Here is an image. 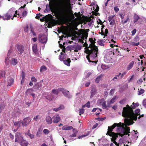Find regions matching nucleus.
Masks as SVG:
<instances>
[{"label":"nucleus","instance_id":"nucleus-1","mask_svg":"<svg viewBox=\"0 0 146 146\" xmlns=\"http://www.w3.org/2000/svg\"><path fill=\"white\" fill-rule=\"evenodd\" d=\"M124 125V124L121 122L115 123L111 126L108 127L106 134L112 137L117 135L121 137L127 135L130 133V128L128 127H125Z\"/></svg>","mask_w":146,"mask_h":146},{"label":"nucleus","instance_id":"nucleus-2","mask_svg":"<svg viewBox=\"0 0 146 146\" xmlns=\"http://www.w3.org/2000/svg\"><path fill=\"white\" fill-rule=\"evenodd\" d=\"M58 14L62 20L66 21L70 19V11L66 4H60L58 8Z\"/></svg>","mask_w":146,"mask_h":146},{"label":"nucleus","instance_id":"nucleus-3","mask_svg":"<svg viewBox=\"0 0 146 146\" xmlns=\"http://www.w3.org/2000/svg\"><path fill=\"white\" fill-rule=\"evenodd\" d=\"M94 47L90 48V50L87 49L85 51V52L88 54L86 56V58L90 62H93L92 60H90V58L92 60H94L97 57V54L98 53V49L96 45H94Z\"/></svg>","mask_w":146,"mask_h":146},{"label":"nucleus","instance_id":"nucleus-4","mask_svg":"<svg viewBox=\"0 0 146 146\" xmlns=\"http://www.w3.org/2000/svg\"><path fill=\"white\" fill-rule=\"evenodd\" d=\"M131 116H126L125 117L126 118L124 119V122L126 125H131L134 123L133 121V120H136L137 119V115H135V114L133 112H133H131Z\"/></svg>","mask_w":146,"mask_h":146},{"label":"nucleus","instance_id":"nucleus-5","mask_svg":"<svg viewBox=\"0 0 146 146\" xmlns=\"http://www.w3.org/2000/svg\"><path fill=\"white\" fill-rule=\"evenodd\" d=\"M133 111L129 105H127L126 107L123 108L122 115L124 117L126 116H131V112H133Z\"/></svg>","mask_w":146,"mask_h":146},{"label":"nucleus","instance_id":"nucleus-6","mask_svg":"<svg viewBox=\"0 0 146 146\" xmlns=\"http://www.w3.org/2000/svg\"><path fill=\"white\" fill-rule=\"evenodd\" d=\"M17 11L15 10V8H12L9 10L7 13H9V15H10L11 17L13 16V17H14L17 16ZM17 15L20 18H22V17H20V15L19 14H18Z\"/></svg>","mask_w":146,"mask_h":146},{"label":"nucleus","instance_id":"nucleus-7","mask_svg":"<svg viewBox=\"0 0 146 146\" xmlns=\"http://www.w3.org/2000/svg\"><path fill=\"white\" fill-rule=\"evenodd\" d=\"M23 138L21 134L19 132L17 133L15 135V142L18 143L23 140Z\"/></svg>","mask_w":146,"mask_h":146},{"label":"nucleus","instance_id":"nucleus-8","mask_svg":"<svg viewBox=\"0 0 146 146\" xmlns=\"http://www.w3.org/2000/svg\"><path fill=\"white\" fill-rule=\"evenodd\" d=\"M31 119L29 117L25 118L22 122V126H26L28 125L31 121Z\"/></svg>","mask_w":146,"mask_h":146},{"label":"nucleus","instance_id":"nucleus-9","mask_svg":"<svg viewBox=\"0 0 146 146\" xmlns=\"http://www.w3.org/2000/svg\"><path fill=\"white\" fill-rule=\"evenodd\" d=\"M38 38L41 43H44L46 42L47 39L45 36L43 34H40L38 35Z\"/></svg>","mask_w":146,"mask_h":146},{"label":"nucleus","instance_id":"nucleus-10","mask_svg":"<svg viewBox=\"0 0 146 146\" xmlns=\"http://www.w3.org/2000/svg\"><path fill=\"white\" fill-rule=\"evenodd\" d=\"M98 103L99 104L102 105L103 109H107V107H108V105L107 106L106 102L104 101V100L103 98H102L99 100L98 102Z\"/></svg>","mask_w":146,"mask_h":146},{"label":"nucleus","instance_id":"nucleus-11","mask_svg":"<svg viewBox=\"0 0 146 146\" xmlns=\"http://www.w3.org/2000/svg\"><path fill=\"white\" fill-rule=\"evenodd\" d=\"M53 122L56 123L58 122L60 120V118L59 115L57 114L52 117Z\"/></svg>","mask_w":146,"mask_h":146},{"label":"nucleus","instance_id":"nucleus-12","mask_svg":"<svg viewBox=\"0 0 146 146\" xmlns=\"http://www.w3.org/2000/svg\"><path fill=\"white\" fill-rule=\"evenodd\" d=\"M139 38L138 36H136L134 38L133 41L135 42H137L135 43L133 42H130L131 44L133 46H138L139 44Z\"/></svg>","mask_w":146,"mask_h":146},{"label":"nucleus","instance_id":"nucleus-13","mask_svg":"<svg viewBox=\"0 0 146 146\" xmlns=\"http://www.w3.org/2000/svg\"><path fill=\"white\" fill-rule=\"evenodd\" d=\"M59 90L62 92L63 95L65 97H67L68 98H70L69 95V91H67L66 89L63 88H60Z\"/></svg>","mask_w":146,"mask_h":146},{"label":"nucleus","instance_id":"nucleus-14","mask_svg":"<svg viewBox=\"0 0 146 146\" xmlns=\"http://www.w3.org/2000/svg\"><path fill=\"white\" fill-rule=\"evenodd\" d=\"M118 135H117L114 136L112 137L111 139V141L115 144L116 146H119V143H117L115 141L117 139V138L118 137Z\"/></svg>","mask_w":146,"mask_h":146},{"label":"nucleus","instance_id":"nucleus-15","mask_svg":"<svg viewBox=\"0 0 146 146\" xmlns=\"http://www.w3.org/2000/svg\"><path fill=\"white\" fill-rule=\"evenodd\" d=\"M114 15L110 16L108 18V20L110 23V25H113L115 23V22L113 18Z\"/></svg>","mask_w":146,"mask_h":146},{"label":"nucleus","instance_id":"nucleus-16","mask_svg":"<svg viewBox=\"0 0 146 146\" xmlns=\"http://www.w3.org/2000/svg\"><path fill=\"white\" fill-rule=\"evenodd\" d=\"M17 48L21 54L24 50V47L21 45H18L17 46Z\"/></svg>","mask_w":146,"mask_h":146},{"label":"nucleus","instance_id":"nucleus-17","mask_svg":"<svg viewBox=\"0 0 146 146\" xmlns=\"http://www.w3.org/2000/svg\"><path fill=\"white\" fill-rule=\"evenodd\" d=\"M89 41L91 42V44H90L89 46V48H94V45H95V44L96 42L93 40V38H90Z\"/></svg>","mask_w":146,"mask_h":146},{"label":"nucleus","instance_id":"nucleus-18","mask_svg":"<svg viewBox=\"0 0 146 146\" xmlns=\"http://www.w3.org/2000/svg\"><path fill=\"white\" fill-rule=\"evenodd\" d=\"M97 92V90L96 88H92L91 91L90 98H92L94 95H95Z\"/></svg>","mask_w":146,"mask_h":146},{"label":"nucleus","instance_id":"nucleus-19","mask_svg":"<svg viewBox=\"0 0 146 146\" xmlns=\"http://www.w3.org/2000/svg\"><path fill=\"white\" fill-rule=\"evenodd\" d=\"M11 17L10 15H9V13H7L5 15L2 17L1 18H2L4 20H8L10 19Z\"/></svg>","mask_w":146,"mask_h":146},{"label":"nucleus","instance_id":"nucleus-20","mask_svg":"<svg viewBox=\"0 0 146 146\" xmlns=\"http://www.w3.org/2000/svg\"><path fill=\"white\" fill-rule=\"evenodd\" d=\"M46 121L47 124H51L53 121L52 118L49 116H47L46 118Z\"/></svg>","mask_w":146,"mask_h":146},{"label":"nucleus","instance_id":"nucleus-21","mask_svg":"<svg viewBox=\"0 0 146 146\" xmlns=\"http://www.w3.org/2000/svg\"><path fill=\"white\" fill-rule=\"evenodd\" d=\"M20 142L21 143L20 145L21 146H27L29 144L28 142L24 139L22 140Z\"/></svg>","mask_w":146,"mask_h":146},{"label":"nucleus","instance_id":"nucleus-22","mask_svg":"<svg viewBox=\"0 0 146 146\" xmlns=\"http://www.w3.org/2000/svg\"><path fill=\"white\" fill-rule=\"evenodd\" d=\"M63 61L64 63L67 66H69L70 65L71 61L70 58H68L67 60H64Z\"/></svg>","mask_w":146,"mask_h":146},{"label":"nucleus","instance_id":"nucleus-23","mask_svg":"<svg viewBox=\"0 0 146 146\" xmlns=\"http://www.w3.org/2000/svg\"><path fill=\"white\" fill-rule=\"evenodd\" d=\"M134 61H132L129 64L127 68V70H129L131 69L133 67L134 64Z\"/></svg>","mask_w":146,"mask_h":146},{"label":"nucleus","instance_id":"nucleus-24","mask_svg":"<svg viewBox=\"0 0 146 146\" xmlns=\"http://www.w3.org/2000/svg\"><path fill=\"white\" fill-rule=\"evenodd\" d=\"M133 22L134 23L136 22L140 19V17L136 14L135 13L133 16Z\"/></svg>","mask_w":146,"mask_h":146},{"label":"nucleus","instance_id":"nucleus-25","mask_svg":"<svg viewBox=\"0 0 146 146\" xmlns=\"http://www.w3.org/2000/svg\"><path fill=\"white\" fill-rule=\"evenodd\" d=\"M116 97V96H115L110 100L109 102L108 103V107H110V104L114 103L115 101Z\"/></svg>","mask_w":146,"mask_h":146},{"label":"nucleus","instance_id":"nucleus-26","mask_svg":"<svg viewBox=\"0 0 146 146\" xmlns=\"http://www.w3.org/2000/svg\"><path fill=\"white\" fill-rule=\"evenodd\" d=\"M14 121H13V122ZM22 122L21 121H17L15 122H14V124L15 126H17L18 128L21 126V123Z\"/></svg>","mask_w":146,"mask_h":146},{"label":"nucleus","instance_id":"nucleus-27","mask_svg":"<svg viewBox=\"0 0 146 146\" xmlns=\"http://www.w3.org/2000/svg\"><path fill=\"white\" fill-rule=\"evenodd\" d=\"M64 107L63 105H60L59 107L57 108H55L53 109V110L55 111H58L64 109Z\"/></svg>","mask_w":146,"mask_h":146},{"label":"nucleus","instance_id":"nucleus-28","mask_svg":"<svg viewBox=\"0 0 146 146\" xmlns=\"http://www.w3.org/2000/svg\"><path fill=\"white\" fill-rule=\"evenodd\" d=\"M37 44H34L32 46L33 50L35 53H36L37 51Z\"/></svg>","mask_w":146,"mask_h":146},{"label":"nucleus","instance_id":"nucleus-29","mask_svg":"<svg viewBox=\"0 0 146 146\" xmlns=\"http://www.w3.org/2000/svg\"><path fill=\"white\" fill-rule=\"evenodd\" d=\"M73 131L74 132V133L73 134L70 135V137H75L76 136V134L78 132V131H77V130H76L75 129H73Z\"/></svg>","mask_w":146,"mask_h":146},{"label":"nucleus","instance_id":"nucleus-30","mask_svg":"<svg viewBox=\"0 0 146 146\" xmlns=\"http://www.w3.org/2000/svg\"><path fill=\"white\" fill-rule=\"evenodd\" d=\"M75 49L74 50V51L75 52H77L78 50H81V49L82 46L79 45H75Z\"/></svg>","mask_w":146,"mask_h":146},{"label":"nucleus","instance_id":"nucleus-31","mask_svg":"<svg viewBox=\"0 0 146 146\" xmlns=\"http://www.w3.org/2000/svg\"><path fill=\"white\" fill-rule=\"evenodd\" d=\"M18 63L17 60L15 58H13L11 59V64L13 65H16Z\"/></svg>","mask_w":146,"mask_h":146},{"label":"nucleus","instance_id":"nucleus-32","mask_svg":"<svg viewBox=\"0 0 146 146\" xmlns=\"http://www.w3.org/2000/svg\"><path fill=\"white\" fill-rule=\"evenodd\" d=\"M14 82V80L12 78L9 79L8 80V84L7 86H11L13 84Z\"/></svg>","mask_w":146,"mask_h":146},{"label":"nucleus","instance_id":"nucleus-33","mask_svg":"<svg viewBox=\"0 0 146 146\" xmlns=\"http://www.w3.org/2000/svg\"><path fill=\"white\" fill-rule=\"evenodd\" d=\"M130 20L129 16H127L126 19L123 20H121L123 24H125L127 22L129 21Z\"/></svg>","mask_w":146,"mask_h":146},{"label":"nucleus","instance_id":"nucleus-34","mask_svg":"<svg viewBox=\"0 0 146 146\" xmlns=\"http://www.w3.org/2000/svg\"><path fill=\"white\" fill-rule=\"evenodd\" d=\"M59 88L58 89H53L52 90V93L55 94L56 95H58V93L60 91L59 90Z\"/></svg>","mask_w":146,"mask_h":146},{"label":"nucleus","instance_id":"nucleus-35","mask_svg":"<svg viewBox=\"0 0 146 146\" xmlns=\"http://www.w3.org/2000/svg\"><path fill=\"white\" fill-rule=\"evenodd\" d=\"M72 129H73L72 126H64L62 128V129L64 130H69Z\"/></svg>","mask_w":146,"mask_h":146},{"label":"nucleus","instance_id":"nucleus-36","mask_svg":"<svg viewBox=\"0 0 146 146\" xmlns=\"http://www.w3.org/2000/svg\"><path fill=\"white\" fill-rule=\"evenodd\" d=\"M5 72L3 70H1L0 71V78L2 77H3L5 76Z\"/></svg>","mask_w":146,"mask_h":146},{"label":"nucleus","instance_id":"nucleus-37","mask_svg":"<svg viewBox=\"0 0 146 146\" xmlns=\"http://www.w3.org/2000/svg\"><path fill=\"white\" fill-rule=\"evenodd\" d=\"M85 107H86L88 108L90 107V102H87L84 105L82 106V108H84Z\"/></svg>","mask_w":146,"mask_h":146},{"label":"nucleus","instance_id":"nucleus-38","mask_svg":"<svg viewBox=\"0 0 146 146\" xmlns=\"http://www.w3.org/2000/svg\"><path fill=\"white\" fill-rule=\"evenodd\" d=\"M138 92H139L138 94L141 95L144 93V90L143 89L140 88L139 90L138 89Z\"/></svg>","mask_w":146,"mask_h":146},{"label":"nucleus","instance_id":"nucleus-39","mask_svg":"<svg viewBox=\"0 0 146 146\" xmlns=\"http://www.w3.org/2000/svg\"><path fill=\"white\" fill-rule=\"evenodd\" d=\"M33 89L32 88H29L26 91V93L27 94H30L32 93L31 92L33 91Z\"/></svg>","mask_w":146,"mask_h":146},{"label":"nucleus","instance_id":"nucleus-40","mask_svg":"<svg viewBox=\"0 0 146 146\" xmlns=\"http://www.w3.org/2000/svg\"><path fill=\"white\" fill-rule=\"evenodd\" d=\"M47 70L46 67L44 66H41L40 69V72H43L44 71V70Z\"/></svg>","mask_w":146,"mask_h":146},{"label":"nucleus","instance_id":"nucleus-41","mask_svg":"<svg viewBox=\"0 0 146 146\" xmlns=\"http://www.w3.org/2000/svg\"><path fill=\"white\" fill-rule=\"evenodd\" d=\"M140 110L139 109H137L135 111V115H140Z\"/></svg>","mask_w":146,"mask_h":146},{"label":"nucleus","instance_id":"nucleus-42","mask_svg":"<svg viewBox=\"0 0 146 146\" xmlns=\"http://www.w3.org/2000/svg\"><path fill=\"white\" fill-rule=\"evenodd\" d=\"M119 48H117L115 49H114L113 52V54L114 55L115 52L117 54H118V53H119Z\"/></svg>","mask_w":146,"mask_h":146},{"label":"nucleus","instance_id":"nucleus-43","mask_svg":"<svg viewBox=\"0 0 146 146\" xmlns=\"http://www.w3.org/2000/svg\"><path fill=\"white\" fill-rule=\"evenodd\" d=\"M84 110L83 109H80L79 110V115H81L82 114L84 113Z\"/></svg>","mask_w":146,"mask_h":146},{"label":"nucleus","instance_id":"nucleus-44","mask_svg":"<svg viewBox=\"0 0 146 146\" xmlns=\"http://www.w3.org/2000/svg\"><path fill=\"white\" fill-rule=\"evenodd\" d=\"M100 78L101 76H98L97 78H96L95 80V82L96 83H99L100 79Z\"/></svg>","mask_w":146,"mask_h":146},{"label":"nucleus","instance_id":"nucleus-45","mask_svg":"<svg viewBox=\"0 0 146 146\" xmlns=\"http://www.w3.org/2000/svg\"><path fill=\"white\" fill-rule=\"evenodd\" d=\"M42 134V131L40 130H38L36 134L37 136H39Z\"/></svg>","mask_w":146,"mask_h":146},{"label":"nucleus","instance_id":"nucleus-46","mask_svg":"<svg viewBox=\"0 0 146 146\" xmlns=\"http://www.w3.org/2000/svg\"><path fill=\"white\" fill-rule=\"evenodd\" d=\"M43 132L44 134H48L49 133L50 131L47 129H45L43 130Z\"/></svg>","mask_w":146,"mask_h":146},{"label":"nucleus","instance_id":"nucleus-47","mask_svg":"<svg viewBox=\"0 0 146 146\" xmlns=\"http://www.w3.org/2000/svg\"><path fill=\"white\" fill-rule=\"evenodd\" d=\"M25 74L24 72L22 71L21 73V77L22 79H25Z\"/></svg>","mask_w":146,"mask_h":146},{"label":"nucleus","instance_id":"nucleus-48","mask_svg":"<svg viewBox=\"0 0 146 146\" xmlns=\"http://www.w3.org/2000/svg\"><path fill=\"white\" fill-rule=\"evenodd\" d=\"M27 14V12L26 11H25L23 12L22 14V16L24 17Z\"/></svg>","mask_w":146,"mask_h":146},{"label":"nucleus","instance_id":"nucleus-49","mask_svg":"<svg viewBox=\"0 0 146 146\" xmlns=\"http://www.w3.org/2000/svg\"><path fill=\"white\" fill-rule=\"evenodd\" d=\"M50 9L52 11H53L54 10V6L52 5H50L49 6Z\"/></svg>","mask_w":146,"mask_h":146},{"label":"nucleus","instance_id":"nucleus-50","mask_svg":"<svg viewBox=\"0 0 146 146\" xmlns=\"http://www.w3.org/2000/svg\"><path fill=\"white\" fill-rule=\"evenodd\" d=\"M126 100L125 99H123V100H120L119 102V103L121 104H124L126 102Z\"/></svg>","mask_w":146,"mask_h":146},{"label":"nucleus","instance_id":"nucleus-51","mask_svg":"<svg viewBox=\"0 0 146 146\" xmlns=\"http://www.w3.org/2000/svg\"><path fill=\"white\" fill-rule=\"evenodd\" d=\"M119 16L121 19V20H123L125 16V14L121 13L119 14Z\"/></svg>","mask_w":146,"mask_h":146},{"label":"nucleus","instance_id":"nucleus-52","mask_svg":"<svg viewBox=\"0 0 146 146\" xmlns=\"http://www.w3.org/2000/svg\"><path fill=\"white\" fill-rule=\"evenodd\" d=\"M31 80L32 82H35L37 81V80L34 77H32L31 78Z\"/></svg>","mask_w":146,"mask_h":146},{"label":"nucleus","instance_id":"nucleus-53","mask_svg":"<svg viewBox=\"0 0 146 146\" xmlns=\"http://www.w3.org/2000/svg\"><path fill=\"white\" fill-rule=\"evenodd\" d=\"M27 135L31 139L33 138L34 137V135H32L30 133H28Z\"/></svg>","mask_w":146,"mask_h":146},{"label":"nucleus","instance_id":"nucleus-54","mask_svg":"<svg viewBox=\"0 0 146 146\" xmlns=\"http://www.w3.org/2000/svg\"><path fill=\"white\" fill-rule=\"evenodd\" d=\"M136 29H134L133 30L131 31L132 35H134L136 32Z\"/></svg>","mask_w":146,"mask_h":146},{"label":"nucleus","instance_id":"nucleus-55","mask_svg":"<svg viewBox=\"0 0 146 146\" xmlns=\"http://www.w3.org/2000/svg\"><path fill=\"white\" fill-rule=\"evenodd\" d=\"M143 82L142 79L141 78H140L139 80H137V82L138 84H141Z\"/></svg>","mask_w":146,"mask_h":146},{"label":"nucleus","instance_id":"nucleus-56","mask_svg":"<svg viewBox=\"0 0 146 146\" xmlns=\"http://www.w3.org/2000/svg\"><path fill=\"white\" fill-rule=\"evenodd\" d=\"M108 33V30L107 29H106L105 30V32L104 33L105 35L104 37V38H105L106 36H107V34Z\"/></svg>","mask_w":146,"mask_h":146},{"label":"nucleus","instance_id":"nucleus-57","mask_svg":"<svg viewBox=\"0 0 146 146\" xmlns=\"http://www.w3.org/2000/svg\"><path fill=\"white\" fill-rule=\"evenodd\" d=\"M47 19V17L46 16L43 17V18L42 19H40V21H45Z\"/></svg>","mask_w":146,"mask_h":146},{"label":"nucleus","instance_id":"nucleus-58","mask_svg":"<svg viewBox=\"0 0 146 146\" xmlns=\"http://www.w3.org/2000/svg\"><path fill=\"white\" fill-rule=\"evenodd\" d=\"M114 10L115 12L117 13L119 11V9L117 7H114Z\"/></svg>","mask_w":146,"mask_h":146},{"label":"nucleus","instance_id":"nucleus-59","mask_svg":"<svg viewBox=\"0 0 146 146\" xmlns=\"http://www.w3.org/2000/svg\"><path fill=\"white\" fill-rule=\"evenodd\" d=\"M75 45L71 46H70L69 48L71 50H74L75 48Z\"/></svg>","mask_w":146,"mask_h":146},{"label":"nucleus","instance_id":"nucleus-60","mask_svg":"<svg viewBox=\"0 0 146 146\" xmlns=\"http://www.w3.org/2000/svg\"><path fill=\"white\" fill-rule=\"evenodd\" d=\"M135 103L134 102H133V103L132 104V108H131L132 109H134L136 108V106H138V105H137L135 106Z\"/></svg>","mask_w":146,"mask_h":146},{"label":"nucleus","instance_id":"nucleus-61","mask_svg":"<svg viewBox=\"0 0 146 146\" xmlns=\"http://www.w3.org/2000/svg\"><path fill=\"white\" fill-rule=\"evenodd\" d=\"M42 16V15H40L39 14H37L36 15V17L35 18L36 19H39V18L41 16Z\"/></svg>","mask_w":146,"mask_h":146},{"label":"nucleus","instance_id":"nucleus-62","mask_svg":"<svg viewBox=\"0 0 146 146\" xmlns=\"http://www.w3.org/2000/svg\"><path fill=\"white\" fill-rule=\"evenodd\" d=\"M24 31L25 32H27L29 30V27L26 26L25 27L24 29Z\"/></svg>","mask_w":146,"mask_h":146},{"label":"nucleus","instance_id":"nucleus-63","mask_svg":"<svg viewBox=\"0 0 146 146\" xmlns=\"http://www.w3.org/2000/svg\"><path fill=\"white\" fill-rule=\"evenodd\" d=\"M64 56H63L61 55L60 56L59 59L60 61H62L64 60Z\"/></svg>","mask_w":146,"mask_h":146},{"label":"nucleus","instance_id":"nucleus-64","mask_svg":"<svg viewBox=\"0 0 146 146\" xmlns=\"http://www.w3.org/2000/svg\"><path fill=\"white\" fill-rule=\"evenodd\" d=\"M143 105L146 108V99H145L143 101Z\"/></svg>","mask_w":146,"mask_h":146}]
</instances>
